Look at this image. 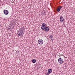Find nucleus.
Listing matches in <instances>:
<instances>
[{"mask_svg": "<svg viewBox=\"0 0 75 75\" xmlns=\"http://www.w3.org/2000/svg\"><path fill=\"white\" fill-rule=\"evenodd\" d=\"M63 56H64V55H63Z\"/></svg>", "mask_w": 75, "mask_h": 75, "instance_id": "13", "label": "nucleus"}, {"mask_svg": "<svg viewBox=\"0 0 75 75\" xmlns=\"http://www.w3.org/2000/svg\"><path fill=\"white\" fill-rule=\"evenodd\" d=\"M4 12L5 15H7L8 14V11L7 10H5L4 11Z\"/></svg>", "mask_w": 75, "mask_h": 75, "instance_id": "6", "label": "nucleus"}, {"mask_svg": "<svg viewBox=\"0 0 75 75\" xmlns=\"http://www.w3.org/2000/svg\"><path fill=\"white\" fill-rule=\"evenodd\" d=\"M49 74H49V73H47L46 74V75H49Z\"/></svg>", "mask_w": 75, "mask_h": 75, "instance_id": "12", "label": "nucleus"}, {"mask_svg": "<svg viewBox=\"0 0 75 75\" xmlns=\"http://www.w3.org/2000/svg\"><path fill=\"white\" fill-rule=\"evenodd\" d=\"M62 6H59L57 7V12H59L61 11V9L62 8Z\"/></svg>", "mask_w": 75, "mask_h": 75, "instance_id": "4", "label": "nucleus"}, {"mask_svg": "<svg viewBox=\"0 0 75 75\" xmlns=\"http://www.w3.org/2000/svg\"><path fill=\"white\" fill-rule=\"evenodd\" d=\"M60 21L61 23H63L64 22V18L62 16H61L60 17Z\"/></svg>", "mask_w": 75, "mask_h": 75, "instance_id": "7", "label": "nucleus"}, {"mask_svg": "<svg viewBox=\"0 0 75 75\" xmlns=\"http://www.w3.org/2000/svg\"><path fill=\"white\" fill-rule=\"evenodd\" d=\"M24 30H25V28H24V27H23L21 28L18 32V35H19V36L21 35V37L22 35L23 36V34H24Z\"/></svg>", "mask_w": 75, "mask_h": 75, "instance_id": "1", "label": "nucleus"}, {"mask_svg": "<svg viewBox=\"0 0 75 75\" xmlns=\"http://www.w3.org/2000/svg\"><path fill=\"white\" fill-rule=\"evenodd\" d=\"M45 25H46L45 23H43L42 24L41 28L42 30H45L46 31H49V28L47 27H46Z\"/></svg>", "mask_w": 75, "mask_h": 75, "instance_id": "2", "label": "nucleus"}, {"mask_svg": "<svg viewBox=\"0 0 75 75\" xmlns=\"http://www.w3.org/2000/svg\"><path fill=\"white\" fill-rule=\"evenodd\" d=\"M38 43L39 44H43V40H42V39H40L38 40Z\"/></svg>", "mask_w": 75, "mask_h": 75, "instance_id": "5", "label": "nucleus"}, {"mask_svg": "<svg viewBox=\"0 0 75 75\" xmlns=\"http://www.w3.org/2000/svg\"><path fill=\"white\" fill-rule=\"evenodd\" d=\"M16 21H17V20H15V21H14L13 23L14 24L16 23Z\"/></svg>", "mask_w": 75, "mask_h": 75, "instance_id": "11", "label": "nucleus"}, {"mask_svg": "<svg viewBox=\"0 0 75 75\" xmlns=\"http://www.w3.org/2000/svg\"><path fill=\"white\" fill-rule=\"evenodd\" d=\"M48 73H49L50 74V73H51L52 72V69H48Z\"/></svg>", "mask_w": 75, "mask_h": 75, "instance_id": "8", "label": "nucleus"}, {"mask_svg": "<svg viewBox=\"0 0 75 75\" xmlns=\"http://www.w3.org/2000/svg\"><path fill=\"white\" fill-rule=\"evenodd\" d=\"M58 62H59V64H62L64 62V60L61 58H59L58 59Z\"/></svg>", "mask_w": 75, "mask_h": 75, "instance_id": "3", "label": "nucleus"}, {"mask_svg": "<svg viewBox=\"0 0 75 75\" xmlns=\"http://www.w3.org/2000/svg\"><path fill=\"white\" fill-rule=\"evenodd\" d=\"M53 37V36H52V35H50V36L49 38H50L51 39Z\"/></svg>", "mask_w": 75, "mask_h": 75, "instance_id": "10", "label": "nucleus"}, {"mask_svg": "<svg viewBox=\"0 0 75 75\" xmlns=\"http://www.w3.org/2000/svg\"><path fill=\"white\" fill-rule=\"evenodd\" d=\"M32 62L33 63H35V62H36V60L35 59H33L32 60Z\"/></svg>", "mask_w": 75, "mask_h": 75, "instance_id": "9", "label": "nucleus"}]
</instances>
